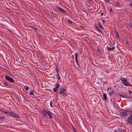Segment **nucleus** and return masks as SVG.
<instances>
[{
  "label": "nucleus",
  "mask_w": 132,
  "mask_h": 132,
  "mask_svg": "<svg viewBox=\"0 0 132 132\" xmlns=\"http://www.w3.org/2000/svg\"><path fill=\"white\" fill-rule=\"evenodd\" d=\"M120 80L122 82V83L126 86H132L130 84L129 82L127 81V79L125 78H120Z\"/></svg>",
  "instance_id": "1"
},
{
  "label": "nucleus",
  "mask_w": 132,
  "mask_h": 132,
  "mask_svg": "<svg viewBox=\"0 0 132 132\" xmlns=\"http://www.w3.org/2000/svg\"><path fill=\"white\" fill-rule=\"evenodd\" d=\"M66 89L65 88H60L59 93L62 94L63 96L65 97L67 96V93L65 92Z\"/></svg>",
  "instance_id": "2"
},
{
  "label": "nucleus",
  "mask_w": 132,
  "mask_h": 132,
  "mask_svg": "<svg viewBox=\"0 0 132 132\" xmlns=\"http://www.w3.org/2000/svg\"><path fill=\"white\" fill-rule=\"evenodd\" d=\"M6 80L12 83H14L15 82L14 80L11 78L9 77L7 75H6L5 77Z\"/></svg>",
  "instance_id": "3"
},
{
  "label": "nucleus",
  "mask_w": 132,
  "mask_h": 132,
  "mask_svg": "<svg viewBox=\"0 0 132 132\" xmlns=\"http://www.w3.org/2000/svg\"><path fill=\"white\" fill-rule=\"evenodd\" d=\"M44 111L46 113V114L49 116L50 118L51 119L52 118H53V117L52 116V115H53L52 112L49 110H46L45 109L44 110Z\"/></svg>",
  "instance_id": "4"
},
{
  "label": "nucleus",
  "mask_w": 132,
  "mask_h": 132,
  "mask_svg": "<svg viewBox=\"0 0 132 132\" xmlns=\"http://www.w3.org/2000/svg\"><path fill=\"white\" fill-rule=\"evenodd\" d=\"M114 44V43H113L111 46H110V47L107 46L106 47L107 49L109 51H113L115 48Z\"/></svg>",
  "instance_id": "5"
},
{
  "label": "nucleus",
  "mask_w": 132,
  "mask_h": 132,
  "mask_svg": "<svg viewBox=\"0 0 132 132\" xmlns=\"http://www.w3.org/2000/svg\"><path fill=\"white\" fill-rule=\"evenodd\" d=\"M56 7L57 9H58V11H59L61 13H65V11L63 10L62 9H61L60 8L59 6H56Z\"/></svg>",
  "instance_id": "6"
},
{
  "label": "nucleus",
  "mask_w": 132,
  "mask_h": 132,
  "mask_svg": "<svg viewBox=\"0 0 132 132\" xmlns=\"http://www.w3.org/2000/svg\"><path fill=\"white\" fill-rule=\"evenodd\" d=\"M56 72L57 73V78L59 80H60V74L59 73V71L60 70L59 68V67H58L57 66L56 67Z\"/></svg>",
  "instance_id": "7"
},
{
  "label": "nucleus",
  "mask_w": 132,
  "mask_h": 132,
  "mask_svg": "<svg viewBox=\"0 0 132 132\" xmlns=\"http://www.w3.org/2000/svg\"><path fill=\"white\" fill-rule=\"evenodd\" d=\"M0 111L2 112H3V113H5L6 114L9 116L10 115L11 113V112L6 111L1 109H0Z\"/></svg>",
  "instance_id": "8"
},
{
  "label": "nucleus",
  "mask_w": 132,
  "mask_h": 132,
  "mask_svg": "<svg viewBox=\"0 0 132 132\" xmlns=\"http://www.w3.org/2000/svg\"><path fill=\"white\" fill-rule=\"evenodd\" d=\"M10 116H11L12 117H14L17 118H19V116L17 115V114H15L12 112H11L10 114Z\"/></svg>",
  "instance_id": "9"
},
{
  "label": "nucleus",
  "mask_w": 132,
  "mask_h": 132,
  "mask_svg": "<svg viewBox=\"0 0 132 132\" xmlns=\"http://www.w3.org/2000/svg\"><path fill=\"white\" fill-rule=\"evenodd\" d=\"M120 114L122 116L125 117L127 115V112H126L123 111L121 112L120 113Z\"/></svg>",
  "instance_id": "10"
},
{
  "label": "nucleus",
  "mask_w": 132,
  "mask_h": 132,
  "mask_svg": "<svg viewBox=\"0 0 132 132\" xmlns=\"http://www.w3.org/2000/svg\"><path fill=\"white\" fill-rule=\"evenodd\" d=\"M128 121L129 123L131 124H132V115H131L128 117Z\"/></svg>",
  "instance_id": "11"
},
{
  "label": "nucleus",
  "mask_w": 132,
  "mask_h": 132,
  "mask_svg": "<svg viewBox=\"0 0 132 132\" xmlns=\"http://www.w3.org/2000/svg\"><path fill=\"white\" fill-rule=\"evenodd\" d=\"M114 92V91L113 90H111L109 93V96L110 97L112 96V94Z\"/></svg>",
  "instance_id": "12"
},
{
  "label": "nucleus",
  "mask_w": 132,
  "mask_h": 132,
  "mask_svg": "<svg viewBox=\"0 0 132 132\" xmlns=\"http://www.w3.org/2000/svg\"><path fill=\"white\" fill-rule=\"evenodd\" d=\"M118 130L120 132H126L125 129L120 128H119Z\"/></svg>",
  "instance_id": "13"
},
{
  "label": "nucleus",
  "mask_w": 132,
  "mask_h": 132,
  "mask_svg": "<svg viewBox=\"0 0 132 132\" xmlns=\"http://www.w3.org/2000/svg\"><path fill=\"white\" fill-rule=\"evenodd\" d=\"M76 63L77 64V66L79 68H80V64H79V62L77 60H76Z\"/></svg>",
  "instance_id": "14"
},
{
  "label": "nucleus",
  "mask_w": 132,
  "mask_h": 132,
  "mask_svg": "<svg viewBox=\"0 0 132 132\" xmlns=\"http://www.w3.org/2000/svg\"><path fill=\"white\" fill-rule=\"evenodd\" d=\"M3 84L5 85V86H9V84L7 83V82L5 81H3Z\"/></svg>",
  "instance_id": "15"
},
{
  "label": "nucleus",
  "mask_w": 132,
  "mask_h": 132,
  "mask_svg": "<svg viewBox=\"0 0 132 132\" xmlns=\"http://www.w3.org/2000/svg\"><path fill=\"white\" fill-rule=\"evenodd\" d=\"M103 96L104 100L105 101H106V100L107 97V95L106 94H105V93H104L103 94Z\"/></svg>",
  "instance_id": "16"
},
{
  "label": "nucleus",
  "mask_w": 132,
  "mask_h": 132,
  "mask_svg": "<svg viewBox=\"0 0 132 132\" xmlns=\"http://www.w3.org/2000/svg\"><path fill=\"white\" fill-rule=\"evenodd\" d=\"M56 88H58L60 86V84L58 83H56L55 85Z\"/></svg>",
  "instance_id": "17"
},
{
  "label": "nucleus",
  "mask_w": 132,
  "mask_h": 132,
  "mask_svg": "<svg viewBox=\"0 0 132 132\" xmlns=\"http://www.w3.org/2000/svg\"><path fill=\"white\" fill-rule=\"evenodd\" d=\"M115 5L116 7H118L120 5V4L118 2H117L116 4Z\"/></svg>",
  "instance_id": "18"
},
{
  "label": "nucleus",
  "mask_w": 132,
  "mask_h": 132,
  "mask_svg": "<svg viewBox=\"0 0 132 132\" xmlns=\"http://www.w3.org/2000/svg\"><path fill=\"white\" fill-rule=\"evenodd\" d=\"M75 60H77L78 58V54L77 53H75Z\"/></svg>",
  "instance_id": "19"
},
{
  "label": "nucleus",
  "mask_w": 132,
  "mask_h": 132,
  "mask_svg": "<svg viewBox=\"0 0 132 132\" xmlns=\"http://www.w3.org/2000/svg\"><path fill=\"white\" fill-rule=\"evenodd\" d=\"M116 38H119V35L118 34V32H116Z\"/></svg>",
  "instance_id": "20"
},
{
  "label": "nucleus",
  "mask_w": 132,
  "mask_h": 132,
  "mask_svg": "<svg viewBox=\"0 0 132 132\" xmlns=\"http://www.w3.org/2000/svg\"><path fill=\"white\" fill-rule=\"evenodd\" d=\"M24 88L26 91H27L29 89V87L28 86H24Z\"/></svg>",
  "instance_id": "21"
},
{
  "label": "nucleus",
  "mask_w": 132,
  "mask_h": 132,
  "mask_svg": "<svg viewBox=\"0 0 132 132\" xmlns=\"http://www.w3.org/2000/svg\"><path fill=\"white\" fill-rule=\"evenodd\" d=\"M68 22L69 24H72V21L70 19H68Z\"/></svg>",
  "instance_id": "22"
},
{
  "label": "nucleus",
  "mask_w": 132,
  "mask_h": 132,
  "mask_svg": "<svg viewBox=\"0 0 132 132\" xmlns=\"http://www.w3.org/2000/svg\"><path fill=\"white\" fill-rule=\"evenodd\" d=\"M95 27L97 29V30L99 31V32H102V31H101V30H100V28L98 27H96V26H95Z\"/></svg>",
  "instance_id": "23"
},
{
  "label": "nucleus",
  "mask_w": 132,
  "mask_h": 132,
  "mask_svg": "<svg viewBox=\"0 0 132 132\" xmlns=\"http://www.w3.org/2000/svg\"><path fill=\"white\" fill-rule=\"evenodd\" d=\"M98 26L102 28H103V27L102 26V24L100 23H98Z\"/></svg>",
  "instance_id": "24"
},
{
  "label": "nucleus",
  "mask_w": 132,
  "mask_h": 132,
  "mask_svg": "<svg viewBox=\"0 0 132 132\" xmlns=\"http://www.w3.org/2000/svg\"><path fill=\"white\" fill-rule=\"evenodd\" d=\"M57 88H56V87H55V88H53V91L54 92H56V90H57Z\"/></svg>",
  "instance_id": "25"
},
{
  "label": "nucleus",
  "mask_w": 132,
  "mask_h": 132,
  "mask_svg": "<svg viewBox=\"0 0 132 132\" xmlns=\"http://www.w3.org/2000/svg\"><path fill=\"white\" fill-rule=\"evenodd\" d=\"M4 118V117L2 116L0 117V121H2L3 119Z\"/></svg>",
  "instance_id": "26"
},
{
  "label": "nucleus",
  "mask_w": 132,
  "mask_h": 132,
  "mask_svg": "<svg viewBox=\"0 0 132 132\" xmlns=\"http://www.w3.org/2000/svg\"><path fill=\"white\" fill-rule=\"evenodd\" d=\"M30 94L31 95H34L33 90H31V91L30 93Z\"/></svg>",
  "instance_id": "27"
},
{
  "label": "nucleus",
  "mask_w": 132,
  "mask_h": 132,
  "mask_svg": "<svg viewBox=\"0 0 132 132\" xmlns=\"http://www.w3.org/2000/svg\"><path fill=\"white\" fill-rule=\"evenodd\" d=\"M46 113L45 112V113H43V115L44 117H47V116L46 114Z\"/></svg>",
  "instance_id": "28"
},
{
  "label": "nucleus",
  "mask_w": 132,
  "mask_h": 132,
  "mask_svg": "<svg viewBox=\"0 0 132 132\" xmlns=\"http://www.w3.org/2000/svg\"><path fill=\"white\" fill-rule=\"evenodd\" d=\"M52 102L51 101L50 102V105L52 107Z\"/></svg>",
  "instance_id": "29"
},
{
  "label": "nucleus",
  "mask_w": 132,
  "mask_h": 132,
  "mask_svg": "<svg viewBox=\"0 0 132 132\" xmlns=\"http://www.w3.org/2000/svg\"><path fill=\"white\" fill-rule=\"evenodd\" d=\"M97 51L98 52H101V50L99 48H97Z\"/></svg>",
  "instance_id": "30"
},
{
  "label": "nucleus",
  "mask_w": 132,
  "mask_h": 132,
  "mask_svg": "<svg viewBox=\"0 0 132 132\" xmlns=\"http://www.w3.org/2000/svg\"><path fill=\"white\" fill-rule=\"evenodd\" d=\"M110 0H106V2L107 3H110V2L109 1Z\"/></svg>",
  "instance_id": "31"
},
{
  "label": "nucleus",
  "mask_w": 132,
  "mask_h": 132,
  "mask_svg": "<svg viewBox=\"0 0 132 132\" xmlns=\"http://www.w3.org/2000/svg\"><path fill=\"white\" fill-rule=\"evenodd\" d=\"M110 12H112V8H111L110 9Z\"/></svg>",
  "instance_id": "32"
},
{
  "label": "nucleus",
  "mask_w": 132,
  "mask_h": 132,
  "mask_svg": "<svg viewBox=\"0 0 132 132\" xmlns=\"http://www.w3.org/2000/svg\"><path fill=\"white\" fill-rule=\"evenodd\" d=\"M130 5L132 6V1H131L130 2Z\"/></svg>",
  "instance_id": "33"
},
{
  "label": "nucleus",
  "mask_w": 132,
  "mask_h": 132,
  "mask_svg": "<svg viewBox=\"0 0 132 132\" xmlns=\"http://www.w3.org/2000/svg\"><path fill=\"white\" fill-rule=\"evenodd\" d=\"M102 22L103 23H105V21L104 20H102Z\"/></svg>",
  "instance_id": "34"
},
{
  "label": "nucleus",
  "mask_w": 132,
  "mask_h": 132,
  "mask_svg": "<svg viewBox=\"0 0 132 132\" xmlns=\"http://www.w3.org/2000/svg\"><path fill=\"white\" fill-rule=\"evenodd\" d=\"M130 27H132V24L131 23L130 25Z\"/></svg>",
  "instance_id": "35"
},
{
  "label": "nucleus",
  "mask_w": 132,
  "mask_h": 132,
  "mask_svg": "<svg viewBox=\"0 0 132 132\" xmlns=\"http://www.w3.org/2000/svg\"><path fill=\"white\" fill-rule=\"evenodd\" d=\"M120 96L122 97H123V98H125V96H123V95H120Z\"/></svg>",
  "instance_id": "36"
},
{
  "label": "nucleus",
  "mask_w": 132,
  "mask_h": 132,
  "mask_svg": "<svg viewBox=\"0 0 132 132\" xmlns=\"http://www.w3.org/2000/svg\"><path fill=\"white\" fill-rule=\"evenodd\" d=\"M111 89V88L110 87H108V89H107V90H110V89Z\"/></svg>",
  "instance_id": "37"
},
{
  "label": "nucleus",
  "mask_w": 132,
  "mask_h": 132,
  "mask_svg": "<svg viewBox=\"0 0 132 132\" xmlns=\"http://www.w3.org/2000/svg\"><path fill=\"white\" fill-rule=\"evenodd\" d=\"M129 93H130L132 94V92L131 91L129 90Z\"/></svg>",
  "instance_id": "38"
},
{
  "label": "nucleus",
  "mask_w": 132,
  "mask_h": 132,
  "mask_svg": "<svg viewBox=\"0 0 132 132\" xmlns=\"http://www.w3.org/2000/svg\"><path fill=\"white\" fill-rule=\"evenodd\" d=\"M103 15V13H101V16Z\"/></svg>",
  "instance_id": "39"
},
{
  "label": "nucleus",
  "mask_w": 132,
  "mask_h": 132,
  "mask_svg": "<svg viewBox=\"0 0 132 132\" xmlns=\"http://www.w3.org/2000/svg\"><path fill=\"white\" fill-rule=\"evenodd\" d=\"M114 132H117V131L116 130H115Z\"/></svg>",
  "instance_id": "40"
},
{
  "label": "nucleus",
  "mask_w": 132,
  "mask_h": 132,
  "mask_svg": "<svg viewBox=\"0 0 132 132\" xmlns=\"http://www.w3.org/2000/svg\"><path fill=\"white\" fill-rule=\"evenodd\" d=\"M0 1L1 2H2L3 1V0H0Z\"/></svg>",
  "instance_id": "41"
},
{
  "label": "nucleus",
  "mask_w": 132,
  "mask_h": 132,
  "mask_svg": "<svg viewBox=\"0 0 132 132\" xmlns=\"http://www.w3.org/2000/svg\"><path fill=\"white\" fill-rule=\"evenodd\" d=\"M89 1H91L92 0H88Z\"/></svg>",
  "instance_id": "42"
},
{
  "label": "nucleus",
  "mask_w": 132,
  "mask_h": 132,
  "mask_svg": "<svg viewBox=\"0 0 132 132\" xmlns=\"http://www.w3.org/2000/svg\"><path fill=\"white\" fill-rule=\"evenodd\" d=\"M74 130L75 131H75H76V130H75V129H74Z\"/></svg>",
  "instance_id": "43"
},
{
  "label": "nucleus",
  "mask_w": 132,
  "mask_h": 132,
  "mask_svg": "<svg viewBox=\"0 0 132 132\" xmlns=\"http://www.w3.org/2000/svg\"><path fill=\"white\" fill-rule=\"evenodd\" d=\"M75 132H77L76 131H75Z\"/></svg>",
  "instance_id": "44"
}]
</instances>
